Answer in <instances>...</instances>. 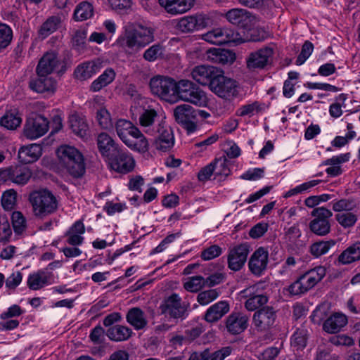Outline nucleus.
Segmentation results:
<instances>
[{
    "mask_svg": "<svg viewBox=\"0 0 360 360\" xmlns=\"http://www.w3.org/2000/svg\"><path fill=\"white\" fill-rule=\"evenodd\" d=\"M218 296L215 290L201 292L198 295V302L202 305H206L216 299Z\"/></svg>",
    "mask_w": 360,
    "mask_h": 360,
    "instance_id": "680f3d73",
    "label": "nucleus"
},
{
    "mask_svg": "<svg viewBox=\"0 0 360 360\" xmlns=\"http://www.w3.org/2000/svg\"><path fill=\"white\" fill-rule=\"evenodd\" d=\"M307 330L304 328H298L292 336L291 343L295 347L304 348L307 345Z\"/></svg>",
    "mask_w": 360,
    "mask_h": 360,
    "instance_id": "603ef678",
    "label": "nucleus"
},
{
    "mask_svg": "<svg viewBox=\"0 0 360 360\" xmlns=\"http://www.w3.org/2000/svg\"><path fill=\"white\" fill-rule=\"evenodd\" d=\"M110 160V168L121 174H127L133 170L135 162L133 158L122 150L112 153Z\"/></svg>",
    "mask_w": 360,
    "mask_h": 360,
    "instance_id": "ddd939ff",
    "label": "nucleus"
},
{
    "mask_svg": "<svg viewBox=\"0 0 360 360\" xmlns=\"http://www.w3.org/2000/svg\"><path fill=\"white\" fill-rule=\"evenodd\" d=\"M214 176V179L219 181L225 176V153L216 157L208 165L202 167L198 174V180L205 181Z\"/></svg>",
    "mask_w": 360,
    "mask_h": 360,
    "instance_id": "f8f14e48",
    "label": "nucleus"
},
{
    "mask_svg": "<svg viewBox=\"0 0 360 360\" xmlns=\"http://www.w3.org/2000/svg\"><path fill=\"white\" fill-rule=\"evenodd\" d=\"M190 305L183 302L176 293L165 297L161 302L159 309L161 314L173 319H185L188 315Z\"/></svg>",
    "mask_w": 360,
    "mask_h": 360,
    "instance_id": "0eeeda50",
    "label": "nucleus"
},
{
    "mask_svg": "<svg viewBox=\"0 0 360 360\" xmlns=\"http://www.w3.org/2000/svg\"><path fill=\"white\" fill-rule=\"evenodd\" d=\"M242 87L238 82L226 78V110L233 109L235 106L234 100H242Z\"/></svg>",
    "mask_w": 360,
    "mask_h": 360,
    "instance_id": "7c9ffc66",
    "label": "nucleus"
},
{
    "mask_svg": "<svg viewBox=\"0 0 360 360\" xmlns=\"http://www.w3.org/2000/svg\"><path fill=\"white\" fill-rule=\"evenodd\" d=\"M347 323V316L341 313H335L323 323V329L328 333H338Z\"/></svg>",
    "mask_w": 360,
    "mask_h": 360,
    "instance_id": "c756f323",
    "label": "nucleus"
},
{
    "mask_svg": "<svg viewBox=\"0 0 360 360\" xmlns=\"http://www.w3.org/2000/svg\"><path fill=\"white\" fill-rule=\"evenodd\" d=\"M176 121L187 131L188 134L193 133L198 128V118L195 109L188 104L177 105L174 110Z\"/></svg>",
    "mask_w": 360,
    "mask_h": 360,
    "instance_id": "9d476101",
    "label": "nucleus"
},
{
    "mask_svg": "<svg viewBox=\"0 0 360 360\" xmlns=\"http://www.w3.org/2000/svg\"><path fill=\"white\" fill-rule=\"evenodd\" d=\"M264 172V169L255 168L253 169H249L243 174L241 178L245 180L255 181L263 177Z\"/></svg>",
    "mask_w": 360,
    "mask_h": 360,
    "instance_id": "774afa93",
    "label": "nucleus"
},
{
    "mask_svg": "<svg viewBox=\"0 0 360 360\" xmlns=\"http://www.w3.org/2000/svg\"><path fill=\"white\" fill-rule=\"evenodd\" d=\"M226 20L240 29L249 28L255 20V16L243 8H233L226 12Z\"/></svg>",
    "mask_w": 360,
    "mask_h": 360,
    "instance_id": "aec40b11",
    "label": "nucleus"
},
{
    "mask_svg": "<svg viewBox=\"0 0 360 360\" xmlns=\"http://www.w3.org/2000/svg\"><path fill=\"white\" fill-rule=\"evenodd\" d=\"M42 148L40 145L33 143L21 147L18 151V159L22 164H30L37 161L41 155Z\"/></svg>",
    "mask_w": 360,
    "mask_h": 360,
    "instance_id": "cd10ccee",
    "label": "nucleus"
},
{
    "mask_svg": "<svg viewBox=\"0 0 360 360\" xmlns=\"http://www.w3.org/2000/svg\"><path fill=\"white\" fill-rule=\"evenodd\" d=\"M194 0H159L160 5L172 15L184 13L191 8Z\"/></svg>",
    "mask_w": 360,
    "mask_h": 360,
    "instance_id": "393cba45",
    "label": "nucleus"
},
{
    "mask_svg": "<svg viewBox=\"0 0 360 360\" xmlns=\"http://www.w3.org/2000/svg\"><path fill=\"white\" fill-rule=\"evenodd\" d=\"M13 32L6 24H0V50L6 49L11 42Z\"/></svg>",
    "mask_w": 360,
    "mask_h": 360,
    "instance_id": "3c124183",
    "label": "nucleus"
},
{
    "mask_svg": "<svg viewBox=\"0 0 360 360\" xmlns=\"http://www.w3.org/2000/svg\"><path fill=\"white\" fill-rule=\"evenodd\" d=\"M155 29L148 23L136 22L126 30L122 45L130 49H140L155 40Z\"/></svg>",
    "mask_w": 360,
    "mask_h": 360,
    "instance_id": "f03ea898",
    "label": "nucleus"
},
{
    "mask_svg": "<svg viewBox=\"0 0 360 360\" xmlns=\"http://www.w3.org/2000/svg\"><path fill=\"white\" fill-rule=\"evenodd\" d=\"M276 316V311L272 307H264L255 312L253 323L257 330L264 331L274 326Z\"/></svg>",
    "mask_w": 360,
    "mask_h": 360,
    "instance_id": "4468645a",
    "label": "nucleus"
},
{
    "mask_svg": "<svg viewBox=\"0 0 360 360\" xmlns=\"http://www.w3.org/2000/svg\"><path fill=\"white\" fill-rule=\"evenodd\" d=\"M131 328L122 325H116L107 330L108 338L115 342H122L128 340L132 335Z\"/></svg>",
    "mask_w": 360,
    "mask_h": 360,
    "instance_id": "c9c22d12",
    "label": "nucleus"
},
{
    "mask_svg": "<svg viewBox=\"0 0 360 360\" xmlns=\"http://www.w3.org/2000/svg\"><path fill=\"white\" fill-rule=\"evenodd\" d=\"M153 145L158 150L167 152L169 150L174 144V137L173 133L169 127L165 126V124L159 127L157 131Z\"/></svg>",
    "mask_w": 360,
    "mask_h": 360,
    "instance_id": "6ab92c4d",
    "label": "nucleus"
},
{
    "mask_svg": "<svg viewBox=\"0 0 360 360\" xmlns=\"http://www.w3.org/2000/svg\"><path fill=\"white\" fill-rule=\"evenodd\" d=\"M48 281V277L43 271L30 275L27 280V285L32 290H39L44 287Z\"/></svg>",
    "mask_w": 360,
    "mask_h": 360,
    "instance_id": "c03bdc74",
    "label": "nucleus"
},
{
    "mask_svg": "<svg viewBox=\"0 0 360 360\" xmlns=\"http://www.w3.org/2000/svg\"><path fill=\"white\" fill-rule=\"evenodd\" d=\"M359 260H360V242L349 246L338 257V262L342 264H349Z\"/></svg>",
    "mask_w": 360,
    "mask_h": 360,
    "instance_id": "f704fd0d",
    "label": "nucleus"
},
{
    "mask_svg": "<svg viewBox=\"0 0 360 360\" xmlns=\"http://www.w3.org/2000/svg\"><path fill=\"white\" fill-rule=\"evenodd\" d=\"M314 50V45L309 41H306L302 45V50L296 60V64L300 65L310 56Z\"/></svg>",
    "mask_w": 360,
    "mask_h": 360,
    "instance_id": "bf43d9fd",
    "label": "nucleus"
},
{
    "mask_svg": "<svg viewBox=\"0 0 360 360\" xmlns=\"http://www.w3.org/2000/svg\"><path fill=\"white\" fill-rule=\"evenodd\" d=\"M257 289V285H255L240 292L241 297L247 299L245 307L248 311H255L268 302V297L266 295L258 293Z\"/></svg>",
    "mask_w": 360,
    "mask_h": 360,
    "instance_id": "2eb2a0df",
    "label": "nucleus"
},
{
    "mask_svg": "<svg viewBox=\"0 0 360 360\" xmlns=\"http://www.w3.org/2000/svg\"><path fill=\"white\" fill-rule=\"evenodd\" d=\"M126 319L127 322L136 330L144 328L148 323L144 312L138 307L130 309L127 314Z\"/></svg>",
    "mask_w": 360,
    "mask_h": 360,
    "instance_id": "473e14b6",
    "label": "nucleus"
},
{
    "mask_svg": "<svg viewBox=\"0 0 360 360\" xmlns=\"http://www.w3.org/2000/svg\"><path fill=\"white\" fill-rule=\"evenodd\" d=\"M210 90L218 96L225 98V76L222 70L216 71V74L213 75L208 83Z\"/></svg>",
    "mask_w": 360,
    "mask_h": 360,
    "instance_id": "58836bf2",
    "label": "nucleus"
},
{
    "mask_svg": "<svg viewBox=\"0 0 360 360\" xmlns=\"http://www.w3.org/2000/svg\"><path fill=\"white\" fill-rule=\"evenodd\" d=\"M217 68L205 65L194 67L191 72V77L200 85L206 86L210 82V79L216 74Z\"/></svg>",
    "mask_w": 360,
    "mask_h": 360,
    "instance_id": "b1692460",
    "label": "nucleus"
},
{
    "mask_svg": "<svg viewBox=\"0 0 360 360\" xmlns=\"http://www.w3.org/2000/svg\"><path fill=\"white\" fill-rule=\"evenodd\" d=\"M350 153H347L339 155L333 156L323 162L324 165H340L342 163L349 161Z\"/></svg>",
    "mask_w": 360,
    "mask_h": 360,
    "instance_id": "338daca9",
    "label": "nucleus"
},
{
    "mask_svg": "<svg viewBox=\"0 0 360 360\" xmlns=\"http://www.w3.org/2000/svg\"><path fill=\"white\" fill-rule=\"evenodd\" d=\"M176 83L171 77L156 75L150 79L149 86L153 95L172 103L175 101Z\"/></svg>",
    "mask_w": 360,
    "mask_h": 360,
    "instance_id": "6e6552de",
    "label": "nucleus"
},
{
    "mask_svg": "<svg viewBox=\"0 0 360 360\" xmlns=\"http://www.w3.org/2000/svg\"><path fill=\"white\" fill-rule=\"evenodd\" d=\"M101 67L102 63L98 60L85 62L77 67L74 74L77 79L86 80L97 73Z\"/></svg>",
    "mask_w": 360,
    "mask_h": 360,
    "instance_id": "a878e982",
    "label": "nucleus"
},
{
    "mask_svg": "<svg viewBox=\"0 0 360 360\" xmlns=\"http://www.w3.org/2000/svg\"><path fill=\"white\" fill-rule=\"evenodd\" d=\"M269 252L266 248L259 247L251 255L248 266L250 271L256 276H261L267 268Z\"/></svg>",
    "mask_w": 360,
    "mask_h": 360,
    "instance_id": "f3484780",
    "label": "nucleus"
},
{
    "mask_svg": "<svg viewBox=\"0 0 360 360\" xmlns=\"http://www.w3.org/2000/svg\"><path fill=\"white\" fill-rule=\"evenodd\" d=\"M249 252L248 245L241 244L230 251L228 257L229 267L234 271H239L245 264Z\"/></svg>",
    "mask_w": 360,
    "mask_h": 360,
    "instance_id": "4be33fe9",
    "label": "nucleus"
},
{
    "mask_svg": "<svg viewBox=\"0 0 360 360\" xmlns=\"http://www.w3.org/2000/svg\"><path fill=\"white\" fill-rule=\"evenodd\" d=\"M202 39L213 44L221 45L225 43L224 32L221 28L213 29L207 32L202 35Z\"/></svg>",
    "mask_w": 360,
    "mask_h": 360,
    "instance_id": "de8ad7c7",
    "label": "nucleus"
},
{
    "mask_svg": "<svg viewBox=\"0 0 360 360\" xmlns=\"http://www.w3.org/2000/svg\"><path fill=\"white\" fill-rule=\"evenodd\" d=\"M335 244L333 240L319 241L313 243L310 247V252L315 257L325 255Z\"/></svg>",
    "mask_w": 360,
    "mask_h": 360,
    "instance_id": "49530a36",
    "label": "nucleus"
},
{
    "mask_svg": "<svg viewBox=\"0 0 360 360\" xmlns=\"http://www.w3.org/2000/svg\"><path fill=\"white\" fill-rule=\"evenodd\" d=\"M225 314V302L221 301L211 306L206 311L205 319L207 322H216Z\"/></svg>",
    "mask_w": 360,
    "mask_h": 360,
    "instance_id": "a19ab883",
    "label": "nucleus"
},
{
    "mask_svg": "<svg viewBox=\"0 0 360 360\" xmlns=\"http://www.w3.org/2000/svg\"><path fill=\"white\" fill-rule=\"evenodd\" d=\"M120 139L130 148L144 153L148 149V142L141 131L132 122L120 119L115 123Z\"/></svg>",
    "mask_w": 360,
    "mask_h": 360,
    "instance_id": "f257e3e1",
    "label": "nucleus"
},
{
    "mask_svg": "<svg viewBox=\"0 0 360 360\" xmlns=\"http://www.w3.org/2000/svg\"><path fill=\"white\" fill-rule=\"evenodd\" d=\"M326 269L322 266L311 269L302 274L288 287L292 295H300L313 288L326 276Z\"/></svg>",
    "mask_w": 360,
    "mask_h": 360,
    "instance_id": "423d86ee",
    "label": "nucleus"
},
{
    "mask_svg": "<svg viewBox=\"0 0 360 360\" xmlns=\"http://www.w3.org/2000/svg\"><path fill=\"white\" fill-rule=\"evenodd\" d=\"M60 65V60L56 52H46L38 63L36 68L37 75L39 77L50 76Z\"/></svg>",
    "mask_w": 360,
    "mask_h": 360,
    "instance_id": "dca6fc26",
    "label": "nucleus"
},
{
    "mask_svg": "<svg viewBox=\"0 0 360 360\" xmlns=\"http://www.w3.org/2000/svg\"><path fill=\"white\" fill-rule=\"evenodd\" d=\"M70 129L77 136L84 139L88 134L89 127L84 119L78 115H72L69 118Z\"/></svg>",
    "mask_w": 360,
    "mask_h": 360,
    "instance_id": "e433bc0d",
    "label": "nucleus"
},
{
    "mask_svg": "<svg viewBox=\"0 0 360 360\" xmlns=\"http://www.w3.org/2000/svg\"><path fill=\"white\" fill-rule=\"evenodd\" d=\"M208 58L213 63L225 64V49L213 48L208 51Z\"/></svg>",
    "mask_w": 360,
    "mask_h": 360,
    "instance_id": "052dcab7",
    "label": "nucleus"
},
{
    "mask_svg": "<svg viewBox=\"0 0 360 360\" xmlns=\"http://www.w3.org/2000/svg\"><path fill=\"white\" fill-rule=\"evenodd\" d=\"M321 180H311L307 182H304L299 186H297L294 188L289 190L284 195L285 198L291 197L292 195H297L298 193H304L310 188L316 186L319 184H320Z\"/></svg>",
    "mask_w": 360,
    "mask_h": 360,
    "instance_id": "8fccbe9b",
    "label": "nucleus"
},
{
    "mask_svg": "<svg viewBox=\"0 0 360 360\" xmlns=\"http://www.w3.org/2000/svg\"><path fill=\"white\" fill-rule=\"evenodd\" d=\"M268 226L266 223H258L250 230L249 235L252 238H259L267 231Z\"/></svg>",
    "mask_w": 360,
    "mask_h": 360,
    "instance_id": "0e129e2a",
    "label": "nucleus"
},
{
    "mask_svg": "<svg viewBox=\"0 0 360 360\" xmlns=\"http://www.w3.org/2000/svg\"><path fill=\"white\" fill-rule=\"evenodd\" d=\"M21 123V115L16 108L7 110L5 115L0 120L1 125L9 130H14L17 129L20 127Z\"/></svg>",
    "mask_w": 360,
    "mask_h": 360,
    "instance_id": "72a5a7b5",
    "label": "nucleus"
},
{
    "mask_svg": "<svg viewBox=\"0 0 360 360\" xmlns=\"http://www.w3.org/2000/svg\"><path fill=\"white\" fill-rule=\"evenodd\" d=\"M61 23L60 18L58 16H51L43 22L39 30V36L45 39L56 32Z\"/></svg>",
    "mask_w": 360,
    "mask_h": 360,
    "instance_id": "ea45409f",
    "label": "nucleus"
},
{
    "mask_svg": "<svg viewBox=\"0 0 360 360\" xmlns=\"http://www.w3.org/2000/svg\"><path fill=\"white\" fill-rule=\"evenodd\" d=\"M248 317L242 313H234L226 320V329L232 334H239L248 327Z\"/></svg>",
    "mask_w": 360,
    "mask_h": 360,
    "instance_id": "c85d7f7f",
    "label": "nucleus"
},
{
    "mask_svg": "<svg viewBox=\"0 0 360 360\" xmlns=\"http://www.w3.org/2000/svg\"><path fill=\"white\" fill-rule=\"evenodd\" d=\"M273 55V50L271 48L265 47L257 52L250 54L247 60L248 68L250 69L263 68L269 63Z\"/></svg>",
    "mask_w": 360,
    "mask_h": 360,
    "instance_id": "5701e85b",
    "label": "nucleus"
},
{
    "mask_svg": "<svg viewBox=\"0 0 360 360\" xmlns=\"http://www.w3.org/2000/svg\"><path fill=\"white\" fill-rule=\"evenodd\" d=\"M13 227L16 233H21L26 227V220L20 212L15 211L12 214Z\"/></svg>",
    "mask_w": 360,
    "mask_h": 360,
    "instance_id": "5fc2aeb1",
    "label": "nucleus"
},
{
    "mask_svg": "<svg viewBox=\"0 0 360 360\" xmlns=\"http://www.w3.org/2000/svg\"><path fill=\"white\" fill-rule=\"evenodd\" d=\"M7 176L12 182L24 185L32 176L30 169L26 166H15L7 169Z\"/></svg>",
    "mask_w": 360,
    "mask_h": 360,
    "instance_id": "bb28decb",
    "label": "nucleus"
},
{
    "mask_svg": "<svg viewBox=\"0 0 360 360\" xmlns=\"http://www.w3.org/2000/svg\"><path fill=\"white\" fill-rule=\"evenodd\" d=\"M60 164L72 177H82L86 171L84 158L82 153L76 148L62 146L57 151Z\"/></svg>",
    "mask_w": 360,
    "mask_h": 360,
    "instance_id": "7ed1b4c3",
    "label": "nucleus"
},
{
    "mask_svg": "<svg viewBox=\"0 0 360 360\" xmlns=\"http://www.w3.org/2000/svg\"><path fill=\"white\" fill-rule=\"evenodd\" d=\"M205 278L202 276H194L187 278L184 283V288L188 292H197L205 287Z\"/></svg>",
    "mask_w": 360,
    "mask_h": 360,
    "instance_id": "a18cd8bd",
    "label": "nucleus"
},
{
    "mask_svg": "<svg viewBox=\"0 0 360 360\" xmlns=\"http://www.w3.org/2000/svg\"><path fill=\"white\" fill-rule=\"evenodd\" d=\"M29 201L36 217H44L58 209V202L56 196L47 189L32 191L29 195Z\"/></svg>",
    "mask_w": 360,
    "mask_h": 360,
    "instance_id": "39448f33",
    "label": "nucleus"
},
{
    "mask_svg": "<svg viewBox=\"0 0 360 360\" xmlns=\"http://www.w3.org/2000/svg\"><path fill=\"white\" fill-rule=\"evenodd\" d=\"M354 207V202L352 200L349 199H341L333 205V210L335 212H341L343 210H352Z\"/></svg>",
    "mask_w": 360,
    "mask_h": 360,
    "instance_id": "69168bd1",
    "label": "nucleus"
},
{
    "mask_svg": "<svg viewBox=\"0 0 360 360\" xmlns=\"http://www.w3.org/2000/svg\"><path fill=\"white\" fill-rule=\"evenodd\" d=\"M221 253V249L218 245H212L203 250L201 257L203 260H210L218 257Z\"/></svg>",
    "mask_w": 360,
    "mask_h": 360,
    "instance_id": "e2e57ef3",
    "label": "nucleus"
},
{
    "mask_svg": "<svg viewBox=\"0 0 360 360\" xmlns=\"http://www.w3.org/2000/svg\"><path fill=\"white\" fill-rule=\"evenodd\" d=\"M177 98L198 107H207L209 103L207 94L188 79H180L177 82L175 101Z\"/></svg>",
    "mask_w": 360,
    "mask_h": 360,
    "instance_id": "20e7f679",
    "label": "nucleus"
},
{
    "mask_svg": "<svg viewBox=\"0 0 360 360\" xmlns=\"http://www.w3.org/2000/svg\"><path fill=\"white\" fill-rule=\"evenodd\" d=\"M96 141L98 148L103 156H111L110 151L115 153L120 150L114 140L107 133L102 132L99 134Z\"/></svg>",
    "mask_w": 360,
    "mask_h": 360,
    "instance_id": "2f4dec72",
    "label": "nucleus"
},
{
    "mask_svg": "<svg viewBox=\"0 0 360 360\" xmlns=\"http://www.w3.org/2000/svg\"><path fill=\"white\" fill-rule=\"evenodd\" d=\"M335 218L338 223L345 228L353 226L357 220L356 216L352 212L337 214Z\"/></svg>",
    "mask_w": 360,
    "mask_h": 360,
    "instance_id": "864d4df0",
    "label": "nucleus"
},
{
    "mask_svg": "<svg viewBox=\"0 0 360 360\" xmlns=\"http://www.w3.org/2000/svg\"><path fill=\"white\" fill-rule=\"evenodd\" d=\"M158 119V113L154 109H145L139 116V124L143 127L145 133L150 136H155L159 127L164 124Z\"/></svg>",
    "mask_w": 360,
    "mask_h": 360,
    "instance_id": "a211bd4d",
    "label": "nucleus"
},
{
    "mask_svg": "<svg viewBox=\"0 0 360 360\" xmlns=\"http://www.w3.org/2000/svg\"><path fill=\"white\" fill-rule=\"evenodd\" d=\"M240 27L233 30L226 27V45L231 44H239L245 41L240 32Z\"/></svg>",
    "mask_w": 360,
    "mask_h": 360,
    "instance_id": "13d9d810",
    "label": "nucleus"
},
{
    "mask_svg": "<svg viewBox=\"0 0 360 360\" xmlns=\"http://www.w3.org/2000/svg\"><path fill=\"white\" fill-rule=\"evenodd\" d=\"M96 119L98 124L103 129H109L112 127V122L109 112L104 108L98 110L96 112Z\"/></svg>",
    "mask_w": 360,
    "mask_h": 360,
    "instance_id": "4d7b16f0",
    "label": "nucleus"
},
{
    "mask_svg": "<svg viewBox=\"0 0 360 360\" xmlns=\"http://www.w3.org/2000/svg\"><path fill=\"white\" fill-rule=\"evenodd\" d=\"M163 53L164 46L158 43L147 49L143 54V58L146 61L153 62L161 57Z\"/></svg>",
    "mask_w": 360,
    "mask_h": 360,
    "instance_id": "09e8293b",
    "label": "nucleus"
},
{
    "mask_svg": "<svg viewBox=\"0 0 360 360\" xmlns=\"http://www.w3.org/2000/svg\"><path fill=\"white\" fill-rule=\"evenodd\" d=\"M17 193L14 190H8L4 193L1 198V205L6 210H12L16 202Z\"/></svg>",
    "mask_w": 360,
    "mask_h": 360,
    "instance_id": "6e6d98bb",
    "label": "nucleus"
},
{
    "mask_svg": "<svg viewBox=\"0 0 360 360\" xmlns=\"http://www.w3.org/2000/svg\"><path fill=\"white\" fill-rule=\"evenodd\" d=\"M93 15V6L87 1H82L76 7L74 18L77 21H83L90 18Z\"/></svg>",
    "mask_w": 360,
    "mask_h": 360,
    "instance_id": "37998d69",
    "label": "nucleus"
},
{
    "mask_svg": "<svg viewBox=\"0 0 360 360\" xmlns=\"http://www.w3.org/2000/svg\"><path fill=\"white\" fill-rule=\"evenodd\" d=\"M202 18L196 16H187L181 18L177 24V27L183 32L193 31L200 25Z\"/></svg>",
    "mask_w": 360,
    "mask_h": 360,
    "instance_id": "79ce46f5",
    "label": "nucleus"
},
{
    "mask_svg": "<svg viewBox=\"0 0 360 360\" xmlns=\"http://www.w3.org/2000/svg\"><path fill=\"white\" fill-rule=\"evenodd\" d=\"M115 72L112 68L106 69L90 86V90L97 92L110 84L115 78Z\"/></svg>",
    "mask_w": 360,
    "mask_h": 360,
    "instance_id": "4c0bfd02",
    "label": "nucleus"
},
{
    "mask_svg": "<svg viewBox=\"0 0 360 360\" xmlns=\"http://www.w3.org/2000/svg\"><path fill=\"white\" fill-rule=\"evenodd\" d=\"M314 219L309 223L310 230L318 236H326L330 231L329 219L333 216V212L324 207L314 208L311 213Z\"/></svg>",
    "mask_w": 360,
    "mask_h": 360,
    "instance_id": "1a4fd4ad",
    "label": "nucleus"
},
{
    "mask_svg": "<svg viewBox=\"0 0 360 360\" xmlns=\"http://www.w3.org/2000/svg\"><path fill=\"white\" fill-rule=\"evenodd\" d=\"M49 122L42 115L35 114L29 117L24 127V136L30 140L44 136L49 130Z\"/></svg>",
    "mask_w": 360,
    "mask_h": 360,
    "instance_id": "9b49d317",
    "label": "nucleus"
},
{
    "mask_svg": "<svg viewBox=\"0 0 360 360\" xmlns=\"http://www.w3.org/2000/svg\"><path fill=\"white\" fill-rule=\"evenodd\" d=\"M30 88L39 94L52 95L55 93L57 86L56 80L51 76L39 77L32 79L29 82Z\"/></svg>",
    "mask_w": 360,
    "mask_h": 360,
    "instance_id": "412c9836",
    "label": "nucleus"
}]
</instances>
